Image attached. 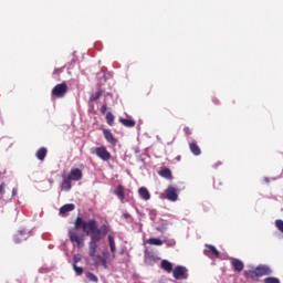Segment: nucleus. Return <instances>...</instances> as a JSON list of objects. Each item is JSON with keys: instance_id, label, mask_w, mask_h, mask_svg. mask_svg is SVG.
<instances>
[{"instance_id": "obj_1", "label": "nucleus", "mask_w": 283, "mask_h": 283, "mask_svg": "<svg viewBox=\"0 0 283 283\" xmlns=\"http://www.w3.org/2000/svg\"><path fill=\"white\" fill-rule=\"evenodd\" d=\"M78 229H82L83 233H86V235H90L91 233L88 255L92 259L94 266L97 269H109V265L116 259V241L114 240V237L108 235L111 251L103 250L98 253V242H101V238H103V232L98 228V222L94 219L85 221L81 219V217L76 218L74 228L69 231V238L71 242H75L78 249H81L85 247V241L83 240V235L78 234Z\"/></svg>"}, {"instance_id": "obj_2", "label": "nucleus", "mask_w": 283, "mask_h": 283, "mask_svg": "<svg viewBox=\"0 0 283 283\" xmlns=\"http://www.w3.org/2000/svg\"><path fill=\"white\" fill-rule=\"evenodd\" d=\"M263 275H271V269L266 265H259L253 271L244 272L247 280H253V277H262Z\"/></svg>"}, {"instance_id": "obj_3", "label": "nucleus", "mask_w": 283, "mask_h": 283, "mask_svg": "<svg viewBox=\"0 0 283 283\" xmlns=\"http://www.w3.org/2000/svg\"><path fill=\"white\" fill-rule=\"evenodd\" d=\"M94 154L97 156V158H99V160H103L104 163L112 160V153L108 151L105 146L96 147Z\"/></svg>"}, {"instance_id": "obj_4", "label": "nucleus", "mask_w": 283, "mask_h": 283, "mask_svg": "<svg viewBox=\"0 0 283 283\" xmlns=\"http://www.w3.org/2000/svg\"><path fill=\"white\" fill-rule=\"evenodd\" d=\"M172 275H174L175 280H187V277H189L187 268H185L182 265H177L172 270Z\"/></svg>"}, {"instance_id": "obj_5", "label": "nucleus", "mask_w": 283, "mask_h": 283, "mask_svg": "<svg viewBox=\"0 0 283 283\" xmlns=\"http://www.w3.org/2000/svg\"><path fill=\"white\" fill-rule=\"evenodd\" d=\"M53 96H56V98H63L67 94V84L63 82L62 84H57L52 90Z\"/></svg>"}, {"instance_id": "obj_6", "label": "nucleus", "mask_w": 283, "mask_h": 283, "mask_svg": "<svg viewBox=\"0 0 283 283\" xmlns=\"http://www.w3.org/2000/svg\"><path fill=\"white\" fill-rule=\"evenodd\" d=\"M70 180L78 182L83 178V170L78 168L71 169L70 174L67 175Z\"/></svg>"}, {"instance_id": "obj_7", "label": "nucleus", "mask_w": 283, "mask_h": 283, "mask_svg": "<svg viewBox=\"0 0 283 283\" xmlns=\"http://www.w3.org/2000/svg\"><path fill=\"white\" fill-rule=\"evenodd\" d=\"M166 198L171 202H176V200H178V190L174 187H168L166 190Z\"/></svg>"}, {"instance_id": "obj_8", "label": "nucleus", "mask_w": 283, "mask_h": 283, "mask_svg": "<svg viewBox=\"0 0 283 283\" xmlns=\"http://www.w3.org/2000/svg\"><path fill=\"white\" fill-rule=\"evenodd\" d=\"M207 249L203 251L205 255H208L209 258L211 255H214V258H220V252L218 251V249H216V247L213 245H206Z\"/></svg>"}, {"instance_id": "obj_9", "label": "nucleus", "mask_w": 283, "mask_h": 283, "mask_svg": "<svg viewBox=\"0 0 283 283\" xmlns=\"http://www.w3.org/2000/svg\"><path fill=\"white\" fill-rule=\"evenodd\" d=\"M104 137L107 140V143H109L111 145H116L118 142L116 140V138L114 137V134H112V130L109 129H104L103 130Z\"/></svg>"}, {"instance_id": "obj_10", "label": "nucleus", "mask_w": 283, "mask_h": 283, "mask_svg": "<svg viewBox=\"0 0 283 283\" xmlns=\"http://www.w3.org/2000/svg\"><path fill=\"white\" fill-rule=\"evenodd\" d=\"M138 193H139V198H142V200H151V193H149V190L145 187H140L138 189Z\"/></svg>"}, {"instance_id": "obj_11", "label": "nucleus", "mask_w": 283, "mask_h": 283, "mask_svg": "<svg viewBox=\"0 0 283 283\" xmlns=\"http://www.w3.org/2000/svg\"><path fill=\"white\" fill-rule=\"evenodd\" d=\"M231 264L234 271H238V273L244 269V263L238 259H232Z\"/></svg>"}, {"instance_id": "obj_12", "label": "nucleus", "mask_w": 283, "mask_h": 283, "mask_svg": "<svg viewBox=\"0 0 283 283\" xmlns=\"http://www.w3.org/2000/svg\"><path fill=\"white\" fill-rule=\"evenodd\" d=\"M62 189L64 191H70V189H72V179H70L69 176L63 177Z\"/></svg>"}, {"instance_id": "obj_13", "label": "nucleus", "mask_w": 283, "mask_h": 283, "mask_svg": "<svg viewBox=\"0 0 283 283\" xmlns=\"http://www.w3.org/2000/svg\"><path fill=\"white\" fill-rule=\"evenodd\" d=\"M115 196L123 202L125 200V187L118 186L117 189L114 191Z\"/></svg>"}, {"instance_id": "obj_14", "label": "nucleus", "mask_w": 283, "mask_h": 283, "mask_svg": "<svg viewBox=\"0 0 283 283\" xmlns=\"http://www.w3.org/2000/svg\"><path fill=\"white\" fill-rule=\"evenodd\" d=\"M74 209H75L74 203H66L60 208V213L61 214L70 213V211H74Z\"/></svg>"}, {"instance_id": "obj_15", "label": "nucleus", "mask_w": 283, "mask_h": 283, "mask_svg": "<svg viewBox=\"0 0 283 283\" xmlns=\"http://www.w3.org/2000/svg\"><path fill=\"white\" fill-rule=\"evenodd\" d=\"M161 269L167 273H171L174 271V264L167 260L161 261Z\"/></svg>"}, {"instance_id": "obj_16", "label": "nucleus", "mask_w": 283, "mask_h": 283, "mask_svg": "<svg viewBox=\"0 0 283 283\" xmlns=\"http://www.w3.org/2000/svg\"><path fill=\"white\" fill-rule=\"evenodd\" d=\"M147 244H150L151 247H163L164 241L158 238H150L147 241Z\"/></svg>"}, {"instance_id": "obj_17", "label": "nucleus", "mask_w": 283, "mask_h": 283, "mask_svg": "<svg viewBox=\"0 0 283 283\" xmlns=\"http://www.w3.org/2000/svg\"><path fill=\"white\" fill-rule=\"evenodd\" d=\"M45 156H48V149H45V148H40V149L36 151V158H38V160H45Z\"/></svg>"}, {"instance_id": "obj_18", "label": "nucleus", "mask_w": 283, "mask_h": 283, "mask_svg": "<svg viewBox=\"0 0 283 283\" xmlns=\"http://www.w3.org/2000/svg\"><path fill=\"white\" fill-rule=\"evenodd\" d=\"M21 240H28V235H25V232L19 231L18 234L14 237V242L19 243Z\"/></svg>"}, {"instance_id": "obj_19", "label": "nucleus", "mask_w": 283, "mask_h": 283, "mask_svg": "<svg viewBox=\"0 0 283 283\" xmlns=\"http://www.w3.org/2000/svg\"><path fill=\"white\" fill-rule=\"evenodd\" d=\"M119 120L122 125H125V127H134L136 125V122H134V119L120 118Z\"/></svg>"}, {"instance_id": "obj_20", "label": "nucleus", "mask_w": 283, "mask_h": 283, "mask_svg": "<svg viewBox=\"0 0 283 283\" xmlns=\"http://www.w3.org/2000/svg\"><path fill=\"white\" fill-rule=\"evenodd\" d=\"M190 151L195 155V156H200L201 151H200V147H198L196 144L191 143L190 144Z\"/></svg>"}, {"instance_id": "obj_21", "label": "nucleus", "mask_w": 283, "mask_h": 283, "mask_svg": "<svg viewBox=\"0 0 283 283\" xmlns=\"http://www.w3.org/2000/svg\"><path fill=\"white\" fill-rule=\"evenodd\" d=\"M159 175L163 177V178H171V170L169 169H164L159 172Z\"/></svg>"}, {"instance_id": "obj_22", "label": "nucleus", "mask_w": 283, "mask_h": 283, "mask_svg": "<svg viewBox=\"0 0 283 283\" xmlns=\"http://www.w3.org/2000/svg\"><path fill=\"white\" fill-rule=\"evenodd\" d=\"M86 277H87V280H90V282H98V277L96 275H94V273L88 272L86 274Z\"/></svg>"}, {"instance_id": "obj_23", "label": "nucleus", "mask_w": 283, "mask_h": 283, "mask_svg": "<svg viewBox=\"0 0 283 283\" xmlns=\"http://www.w3.org/2000/svg\"><path fill=\"white\" fill-rule=\"evenodd\" d=\"M106 122L108 125H114V115L112 113L106 114Z\"/></svg>"}, {"instance_id": "obj_24", "label": "nucleus", "mask_w": 283, "mask_h": 283, "mask_svg": "<svg viewBox=\"0 0 283 283\" xmlns=\"http://www.w3.org/2000/svg\"><path fill=\"white\" fill-rule=\"evenodd\" d=\"M264 283H280V279L277 277H266Z\"/></svg>"}, {"instance_id": "obj_25", "label": "nucleus", "mask_w": 283, "mask_h": 283, "mask_svg": "<svg viewBox=\"0 0 283 283\" xmlns=\"http://www.w3.org/2000/svg\"><path fill=\"white\" fill-rule=\"evenodd\" d=\"M73 269H74V271H75V273H76L77 275H82V274H83V268H81V266L74 264V265H73Z\"/></svg>"}, {"instance_id": "obj_26", "label": "nucleus", "mask_w": 283, "mask_h": 283, "mask_svg": "<svg viewBox=\"0 0 283 283\" xmlns=\"http://www.w3.org/2000/svg\"><path fill=\"white\" fill-rule=\"evenodd\" d=\"M275 226L279 229V231H281V233H283V221L282 220H276Z\"/></svg>"}, {"instance_id": "obj_27", "label": "nucleus", "mask_w": 283, "mask_h": 283, "mask_svg": "<svg viewBox=\"0 0 283 283\" xmlns=\"http://www.w3.org/2000/svg\"><path fill=\"white\" fill-rule=\"evenodd\" d=\"M6 193V184L0 185V196H3Z\"/></svg>"}, {"instance_id": "obj_28", "label": "nucleus", "mask_w": 283, "mask_h": 283, "mask_svg": "<svg viewBox=\"0 0 283 283\" xmlns=\"http://www.w3.org/2000/svg\"><path fill=\"white\" fill-rule=\"evenodd\" d=\"M97 98H101V93L98 92L91 96V101H97Z\"/></svg>"}, {"instance_id": "obj_29", "label": "nucleus", "mask_w": 283, "mask_h": 283, "mask_svg": "<svg viewBox=\"0 0 283 283\" xmlns=\"http://www.w3.org/2000/svg\"><path fill=\"white\" fill-rule=\"evenodd\" d=\"M12 195H13V196H17V188H13Z\"/></svg>"}, {"instance_id": "obj_30", "label": "nucleus", "mask_w": 283, "mask_h": 283, "mask_svg": "<svg viewBox=\"0 0 283 283\" xmlns=\"http://www.w3.org/2000/svg\"><path fill=\"white\" fill-rule=\"evenodd\" d=\"M49 182L52 185L54 182V180L50 179Z\"/></svg>"}]
</instances>
